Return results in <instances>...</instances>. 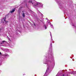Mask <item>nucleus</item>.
Instances as JSON below:
<instances>
[{
  "instance_id": "28",
  "label": "nucleus",
  "mask_w": 76,
  "mask_h": 76,
  "mask_svg": "<svg viewBox=\"0 0 76 76\" xmlns=\"http://www.w3.org/2000/svg\"><path fill=\"white\" fill-rule=\"evenodd\" d=\"M73 61H74V60H73Z\"/></svg>"
},
{
  "instance_id": "2",
  "label": "nucleus",
  "mask_w": 76,
  "mask_h": 76,
  "mask_svg": "<svg viewBox=\"0 0 76 76\" xmlns=\"http://www.w3.org/2000/svg\"><path fill=\"white\" fill-rule=\"evenodd\" d=\"M49 66H48L47 67V69H46V71L45 74V75H44V76H47V75H48L49 72Z\"/></svg>"
},
{
  "instance_id": "21",
  "label": "nucleus",
  "mask_w": 76,
  "mask_h": 76,
  "mask_svg": "<svg viewBox=\"0 0 76 76\" xmlns=\"http://www.w3.org/2000/svg\"><path fill=\"white\" fill-rule=\"evenodd\" d=\"M42 15H43L42 14Z\"/></svg>"
},
{
  "instance_id": "20",
  "label": "nucleus",
  "mask_w": 76,
  "mask_h": 76,
  "mask_svg": "<svg viewBox=\"0 0 76 76\" xmlns=\"http://www.w3.org/2000/svg\"><path fill=\"white\" fill-rule=\"evenodd\" d=\"M8 55H7V56Z\"/></svg>"
},
{
  "instance_id": "10",
  "label": "nucleus",
  "mask_w": 76,
  "mask_h": 76,
  "mask_svg": "<svg viewBox=\"0 0 76 76\" xmlns=\"http://www.w3.org/2000/svg\"><path fill=\"white\" fill-rule=\"evenodd\" d=\"M50 26L52 28H53V26L52 24H50Z\"/></svg>"
},
{
  "instance_id": "4",
  "label": "nucleus",
  "mask_w": 76,
  "mask_h": 76,
  "mask_svg": "<svg viewBox=\"0 0 76 76\" xmlns=\"http://www.w3.org/2000/svg\"><path fill=\"white\" fill-rule=\"evenodd\" d=\"M5 42V40H4L2 41V42H0V45H2V44H3L4 43V42Z\"/></svg>"
},
{
  "instance_id": "9",
  "label": "nucleus",
  "mask_w": 76,
  "mask_h": 76,
  "mask_svg": "<svg viewBox=\"0 0 76 76\" xmlns=\"http://www.w3.org/2000/svg\"><path fill=\"white\" fill-rule=\"evenodd\" d=\"M52 47V43H50V48H51Z\"/></svg>"
},
{
  "instance_id": "19",
  "label": "nucleus",
  "mask_w": 76,
  "mask_h": 76,
  "mask_svg": "<svg viewBox=\"0 0 76 76\" xmlns=\"http://www.w3.org/2000/svg\"><path fill=\"white\" fill-rule=\"evenodd\" d=\"M56 76H57V75Z\"/></svg>"
},
{
  "instance_id": "11",
  "label": "nucleus",
  "mask_w": 76,
  "mask_h": 76,
  "mask_svg": "<svg viewBox=\"0 0 76 76\" xmlns=\"http://www.w3.org/2000/svg\"><path fill=\"white\" fill-rule=\"evenodd\" d=\"M44 26H45V29H47V27L45 25H44Z\"/></svg>"
},
{
  "instance_id": "14",
  "label": "nucleus",
  "mask_w": 76,
  "mask_h": 76,
  "mask_svg": "<svg viewBox=\"0 0 76 76\" xmlns=\"http://www.w3.org/2000/svg\"><path fill=\"white\" fill-rule=\"evenodd\" d=\"M49 24H50V21H49Z\"/></svg>"
},
{
  "instance_id": "7",
  "label": "nucleus",
  "mask_w": 76,
  "mask_h": 76,
  "mask_svg": "<svg viewBox=\"0 0 76 76\" xmlns=\"http://www.w3.org/2000/svg\"><path fill=\"white\" fill-rule=\"evenodd\" d=\"M23 17L24 18L25 16V14L24 13H23Z\"/></svg>"
},
{
  "instance_id": "13",
  "label": "nucleus",
  "mask_w": 76,
  "mask_h": 76,
  "mask_svg": "<svg viewBox=\"0 0 76 76\" xmlns=\"http://www.w3.org/2000/svg\"><path fill=\"white\" fill-rule=\"evenodd\" d=\"M71 25H72V26H74V25L73 24V23H72H72H71Z\"/></svg>"
},
{
  "instance_id": "6",
  "label": "nucleus",
  "mask_w": 76,
  "mask_h": 76,
  "mask_svg": "<svg viewBox=\"0 0 76 76\" xmlns=\"http://www.w3.org/2000/svg\"><path fill=\"white\" fill-rule=\"evenodd\" d=\"M50 36L51 37V39L52 40V41H53V39H52V35L51 34V33L50 32Z\"/></svg>"
},
{
  "instance_id": "15",
  "label": "nucleus",
  "mask_w": 76,
  "mask_h": 76,
  "mask_svg": "<svg viewBox=\"0 0 76 76\" xmlns=\"http://www.w3.org/2000/svg\"><path fill=\"white\" fill-rule=\"evenodd\" d=\"M2 29H0V31H1Z\"/></svg>"
},
{
  "instance_id": "22",
  "label": "nucleus",
  "mask_w": 76,
  "mask_h": 76,
  "mask_svg": "<svg viewBox=\"0 0 76 76\" xmlns=\"http://www.w3.org/2000/svg\"><path fill=\"white\" fill-rule=\"evenodd\" d=\"M7 22H8V21H7Z\"/></svg>"
},
{
  "instance_id": "3",
  "label": "nucleus",
  "mask_w": 76,
  "mask_h": 76,
  "mask_svg": "<svg viewBox=\"0 0 76 76\" xmlns=\"http://www.w3.org/2000/svg\"><path fill=\"white\" fill-rule=\"evenodd\" d=\"M69 73H73V74H75V73H76V71H75L72 72H69Z\"/></svg>"
},
{
  "instance_id": "16",
  "label": "nucleus",
  "mask_w": 76,
  "mask_h": 76,
  "mask_svg": "<svg viewBox=\"0 0 76 76\" xmlns=\"http://www.w3.org/2000/svg\"><path fill=\"white\" fill-rule=\"evenodd\" d=\"M46 20H48V18H46Z\"/></svg>"
},
{
  "instance_id": "5",
  "label": "nucleus",
  "mask_w": 76,
  "mask_h": 76,
  "mask_svg": "<svg viewBox=\"0 0 76 76\" xmlns=\"http://www.w3.org/2000/svg\"><path fill=\"white\" fill-rule=\"evenodd\" d=\"M15 10V9H13L10 12L11 13H13V12H14Z\"/></svg>"
},
{
  "instance_id": "17",
  "label": "nucleus",
  "mask_w": 76,
  "mask_h": 76,
  "mask_svg": "<svg viewBox=\"0 0 76 76\" xmlns=\"http://www.w3.org/2000/svg\"><path fill=\"white\" fill-rule=\"evenodd\" d=\"M34 25L35 26V23H34Z\"/></svg>"
},
{
  "instance_id": "26",
  "label": "nucleus",
  "mask_w": 76,
  "mask_h": 76,
  "mask_svg": "<svg viewBox=\"0 0 76 76\" xmlns=\"http://www.w3.org/2000/svg\"><path fill=\"white\" fill-rule=\"evenodd\" d=\"M46 58H47L46 56Z\"/></svg>"
},
{
  "instance_id": "25",
  "label": "nucleus",
  "mask_w": 76,
  "mask_h": 76,
  "mask_svg": "<svg viewBox=\"0 0 76 76\" xmlns=\"http://www.w3.org/2000/svg\"><path fill=\"white\" fill-rule=\"evenodd\" d=\"M65 72H66V71H65Z\"/></svg>"
},
{
  "instance_id": "27",
  "label": "nucleus",
  "mask_w": 76,
  "mask_h": 76,
  "mask_svg": "<svg viewBox=\"0 0 76 76\" xmlns=\"http://www.w3.org/2000/svg\"><path fill=\"white\" fill-rule=\"evenodd\" d=\"M26 6H27V5H26Z\"/></svg>"
},
{
  "instance_id": "18",
  "label": "nucleus",
  "mask_w": 76,
  "mask_h": 76,
  "mask_svg": "<svg viewBox=\"0 0 76 76\" xmlns=\"http://www.w3.org/2000/svg\"><path fill=\"white\" fill-rule=\"evenodd\" d=\"M1 64H0V65H1Z\"/></svg>"
},
{
  "instance_id": "23",
  "label": "nucleus",
  "mask_w": 76,
  "mask_h": 76,
  "mask_svg": "<svg viewBox=\"0 0 76 76\" xmlns=\"http://www.w3.org/2000/svg\"><path fill=\"white\" fill-rule=\"evenodd\" d=\"M0 54H1V53H0Z\"/></svg>"
},
{
  "instance_id": "24",
  "label": "nucleus",
  "mask_w": 76,
  "mask_h": 76,
  "mask_svg": "<svg viewBox=\"0 0 76 76\" xmlns=\"http://www.w3.org/2000/svg\"><path fill=\"white\" fill-rule=\"evenodd\" d=\"M63 71H64V70H63Z\"/></svg>"
},
{
  "instance_id": "12",
  "label": "nucleus",
  "mask_w": 76,
  "mask_h": 76,
  "mask_svg": "<svg viewBox=\"0 0 76 76\" xmlns=\"http://www.w3.org/2000/svg\"><path fill=\"white\" fill-rule=\"evenodd\" d=\"M6 19V18H4V21H5Z\"/></svg>"
},
{
  "instance_id": "1",
  "label": "nucleus",
  "mask_w": 76,
  "mask_h": 76,
  "mask_svg": "<svg viewBox=\"0 0 76 76\" xmlns=\"http://www.w3.org/2000/svg\"><path fill=\"white\" fill-rule=\"evenodd\" d=\"M53 53H52V54L51 55H50V56L48 57L47 58V59L46 60H45L46 63H44H44H45V64H47V63H48V62H50V61H49V59H53Z\"/></svg>"
},
{
  "instance_id": "8",
  "label": "nucleus",
  "mask_w": 76,
  "mask_h": 76,
  "mask_svg": "<svg viewBox=\"0 0 76 76\" xmlns=\"http://www.w3.org/2000/svg\"><path fill=\"white\" fill-rule=\"evenodd\" d=\"M69 75H68L67 74H65V75H62V76H68Z\"/></svg>"
}]
</instances>
